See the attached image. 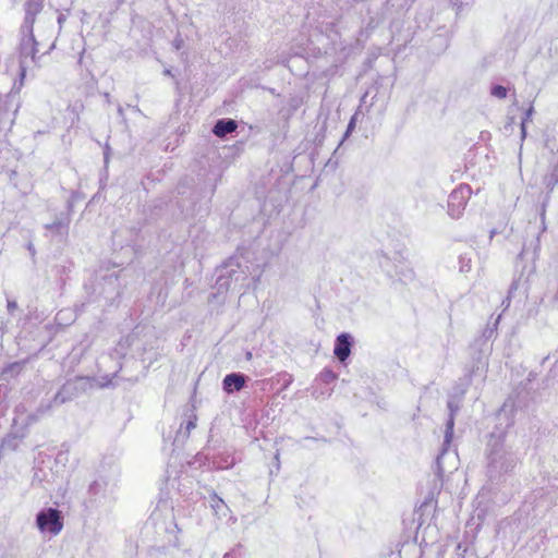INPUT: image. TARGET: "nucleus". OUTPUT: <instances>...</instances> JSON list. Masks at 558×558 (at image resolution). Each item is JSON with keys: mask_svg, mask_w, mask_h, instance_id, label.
<instances>
[{"mask_svg": "<svg viewBox=\"0 0 558 558\" xmlns=\"http://www.w3.org/2000/svg\"><path fill=\"white\" fill-rule=\"evenodd\" d=\"M486 475L492 484H500L512 476L521 462V454L508 432L498 425L489 435L485 449Z\"/></svg>", "mask_w": 558, "mask_h": 558, "instance_id": "1", "label": "nucleus"}, {"mask_svg": "<svg viewBox=\"0 0 558 558\" xmlns=\"http://www.w3.org/2000/svg\"><path fill=\"white\" fill-rule=\"evenodd\" d=\"M121 468L116 459L106 457L99 464L95 480L88 485L87 501L92 506H105L114 499Z\"/></svg>", "mask_w": 558, "mask_h": 558, "instance_id": "2", "label": "nucleus"}, {"mask_svg": "<svg viewBox=\"0 0 558 558\" xmlns=\"http://www.w3.org/2000/svg\"><path fill=\"white\" fill-rule=\"evenodd\" d=\"M461 404L462 401L448 397V417L445 424L444 441L435 461V474L438 478H441L444 473L448 471L447 464L450 469H457L458 454L456 451H450V447L453 439L456 415L460 411Z\"/></svg>", "mask_w": 558, "mask_h": 558, "instance_id": "3", "label": "nucleus"}, {"mask_svg": "<svg viewBox=\"0 0 558 558\" xmlns=\"http://www.w3.org/2000/svg\"><path fill=\"white\" fill-rule=\"evenodd\" d=\"M216 289L218 293H226L230 289L250 287L245 283L247 274L243 268L240 258L229 257L221 266L216 268Z\"/></svg>", "mask_w": 558, "mask_h": 558, "instance_id": "4", "label": "nucleus"}, {"mask_svg": "<svg viewBox=\"0 0 558 558\" xmlns=\"http://www.w3.org/2000/svg\"><path fill=\"white\" fill-rule=\"evenodd\" d=\"M95 377L76 376L62 385L53 397L57 404H63L71 401L94 388Z\"/></svg>", "mask_w": 558, "mask_h": 558, "instance_id": "5", "label": "nucleus"}, {"mask_svg": "<svg viewBox=\"0 0 558 558\" xmlns=\"http://www.w3.org/2000/svg\"><path fill=\"white\" fill-rule=\"evenodd\" d=\"M63 514L58 508L46 507L35 517V525L43 534L58 535L63 529Z\"/></svg>", "mask_w": 558, "mask_h": 558, "instance_id": "6", "label": "nucleus"}, {"mask_svg": "<svg viewBox=\"0 0 558 558\" xmlns=\"http://www.w3.org/2000/svg\"><path fill=\"white\" fill-rule=\"evenodd\" d=\"M485 366H486V360H485L484 355L481 352H478L476 354V356H473L472 365L470 367L469 366L465 367V369H464L465 373H464L463 377L460 378L459 383H457L453 386V388L450 391L448 397L459 400V401H463L464 396L468 391V388L470 387V385L472 383L473 375L478 371H483Z\"/></svg>", "mask_w": 558, "mask_h": 558, "instance_id": "7", "label": "nucleus"}, {"mask_svg": "<svg viewBox=\"0 0 558 558\" xmlns=\"http://www.w3.org/2000/svg\"><path fill=\"white\" fill-rule=\"evenodd\" d=\"M93 293L97 298H104L109 304H113L114 300L120 296V276L118 274H108L92 284Z\"/></svg>", "mask_w": 558, "mask_h": 558, "instance_id": "8", "label": "nucleus"}, {"mask_svg": "<svg viewBox=\"0 0 558 558\" xmlns=\"http://www.w3.org/2000/svg\"><path fill=\"white\" fill-rule=\"evenodd\" d=\"M471 195L472 190L469 184H460L456 187L449 195L448 214L454 219L460 218Z\"/></svg>", "mask_w": 558, "mask_h": 558, "instance_id": "9", "label": "nucleus"}, {"mask_svg": "<svg viewBox=\"0 0 558 558\" xmlns=\"http://www.w3.org/2000/svg\"><path fill=\"white\" fill-rule=\"evenodd\" d=\"M145 558H191V553L187 549L180 548L175 539L172 544L167 546L150 547Z\"/></svg>", "mask_w": 558, "mask_h": 558, "instance_id": "10", "label": "nucleus"}, {"mask_svg": "<svg viewBox=\"0 0 558 558\" xmlns=\"http://www.w3.org/2000/svg\"><path fill=\"white\" fill-rule=\"evenodd\" d=\"M248 381L250 377L246 374L233 372L223 377L221 386L227 395H232L246 388Z\"/></svg>", "mask_w": 558, "mask_h": 558, "instance_id": "11", "label": "nucleus"}, {"mask_svg": "<svg viewBox=\"0 0 558 558\" xmlns=\"http://www.w3.org/2000/svg\"><path fill=\"white\" fill-rule=\"evenodd\" d=\"M353 343V337L349 332H341L337 336L333 344V355L340 363L344 364L347 362L351 355Z\"/></svg>", "mask_w": 558, "mask_h": 558, "instance_id": "12", "label": "nucleus"}, {"mask_svg": "<svg viewBox=\"0 0 558 558\" xmlns=\"http://www.w3.org/2000/svg\"><path fill=\"white\" fill-rule=\"evenodd\" d=\"M144 330H147L144 336L145 337H154V331L150 328L136 326L133 331L125 338L124 342L135 350H142L143 353H146L148 351L146 343H144L141 339V335L144 332Z\"/></svg>", "mask_w": 558, "mask_h": 558, "instance_id": "13", "label": "nucleus"}, {"mask_svg": "<svg viewBox=\"0 0 558 558\" xmlns=\"http://www.w3.org/2000/svg\"><path fill=\"white\" fill-rule=\"evenodd\" d=\"M238 129V122L231 118H221L218 119L214 126H213V133L217 137H226L228 134H231L235 132Z\"/></svg>", "mask_w": 558, "mask_h": 558, "instance_id": "14", "label": "nucleus"}, {"mask_svg": "<svg viewBox=\"0 0 558 558\" xmlns=\"http://www.w3.org/2000/svg\"><path fill=\"white\" fill-rule=\"evenodd\" d=\"M21 43H20V52L24 57H32L35 58L36 53L38 52L37 46L38 43L35 38V35H21Z\"/></svg>", "mask_w": 558, "mask_h": 558, "instance_id": "15", "label": "nucleus"}, {"mask_svg": "<svg viewBox=\"0 0 558 558\" xmlns=\"http://www.w3.org/2000/svg\"><path fill=\"white\" fill-rule=\"evenodd\" d=\"M44 228L53 236H59L60 240L65 239L69 234L66 218L63 221L52 220L51 222L44 225Z\"/></svg>", "mask_w": 558, "mask_h": 558, "instance_id": "16", "label": "nucleus"}, {"mask_svg": "<svg viewBox=\"0 0 558 558\" xmlns=\"http://www.w3.org/2000/svg\"><path fill=\"white\" fill-rule=\"evenodd\" d=\"M24 366H25V361H16V362L7 364L0 371V379L9 380L11 378H14L23 371Z\"/></svg>", "mask_w": 558, "mask_h": 558, "instance_id": "17", "label": "nucleus"}, {"mask_svg": "<svg viewBox=\"0 0 558 558\" xmlns=\"http://www.w3.org/2000/svg\"><path fill=\"white\" fill-rule=\"evenodd\" d=\"M44 9V0H27L24 4L26 14L37 16Z\"/></svg>", "mask_w": 558, "mask_h": 558, "instance_id": "18", "label": "nucleus"}, {"mask_svg": "<svg viewBox=\"0 0 558 558\" xmlns=\"http://www.w3.org/2000/svg\"><path fill=\"white\" fill-rule=\"evenodd\" d=\"M72 211H73V203L71 199H69V201H66L65 209L56 214L53 220L54 221H63L66 218L68 229H70Z\"/></svg>", "mask_w": 558, "mask_h": 558, "instance_id": "19", "label": "nucleus"}, {"mask_svg": "<svg viewBox=\"0 0 558 558\" xmlns=\"http://www.w3.org/2000/svg\"><path fill=\"white\" fill-rule=\"evenodd\" d=\"M36 21V16H32L31 14H26L24 16V21L21 25V35H32L34 34V24Z\"/></svg>", "mask_w": 558, "mask_h": 558, "instance_id": "20", "label": "nucleus"}, {"mask_svg": "<svg viewBox=\"0 0 558 558\" xmlns=\"http://www.w3.org/2000/svg\"><path fill=\"white\" fill-rule=\"evenodd\" d=\"M117 377V373H113L111 375H104L99 378H95L94 387L98 388H107L112 385L113 378Z\"/></svg>", "mask_w": 558, "mask_h": 558, "instance_id": "21", "label": "nucleus"}, {"mask_svg": "<svg viewBox=\"0 0 558 558\" xmlns=\"http://www.w3.org/2000/svg\"><path fill=\"white\" fill-rule=\"evenodd\" d=\"M535 229V227H533ZM533 235H535V239L530 242V244L524 243L522 247L521 254H527L530 250H533L535 253L539 247V233H536L535 230H533Z\"/></svg>", "mask_w": 558, "mask_h": 558, "instance_id": "22", "label": "nucleus"}, {"mask_svg": "<svg viewBox=\"0 0 558 558\" xmlns=\"http://www.w3.org/2000/svg\"><path fill=\"white\" fill-rule=\"evenodd\" d=\"M210 502H211V508L215 510L216 513L225 514L223 510L228 509L225 501L217 494H214L211 496Z\"/></svg>", "mask_w": 558, "mask_h": 558, "instance_id": "23", "label": "nucleus"}, {"mask_svg": "<svg viewBox=\"0 0 558 558\" xmlns=\"http://www.w3.org/2000/svg\"><path fill=\"white\" fill-rule=\"evenodd\" d=\"M196 427V416H190L187 421L185 422L184 430H183V424H181V427L179 429V435H183V437H189L191 430Z\"/></svg>", "mask_w": 558, "mask_h": 558, "instance_id": "24", "label": "nucleus"}, {"mask_svg": "<svg viewBox=\"0 0 558 558\" xmlns=\"http://www.w3.org/2000/svg\"><path fill=\"white\" fill-rule=\"evenodd\" d=\"M519 280L520 279H513L510 287H509V290H508V295L507 298L502 301V306H505V310L508 308L510 306V302H511V298L513 295V293L518 290L519 288Z\"/></svg>", "mask_w": 558, "mask_h": 558, "instance_id": "25", "label": "nucleus"}, {"mask_svg": "<svg viewBox=\"0 0 558 558\" xmlns=\"http://www.w3.org/2000/svg\"><path fill=\"white\" fill-rule=\"evenodd\" d=\"M319 380L324 384H331L332 381H335L337 379V375L336 373H333L331 369L329 368H324L319 375Z\"/></svg>", "mask_w": 558, "mask_h": 558, "instance_id": "26", "label": "nucleus"}, {"mask_svg": "<svg viewBox=\"0 0 558 558\" xmlns=\"http://www.w3.org/2000/svg\"><path fill=\"white\" fill-rule=\"evenodd\" d=\"M472 268L471 257L466 254L459 256V270L460 272H469Z\"/></svg>", "mask_w": 558, "mask_h": 558, "instance_id": "27", "label": "nucleus"}, {"mask_svg": "<svg viewBox=\"0 0 558 558\" xmlns=\"http://www.w3.org/2000/svg\"><path fill=\"white\" fill-rule=\"evenodd\" d=\"M490 94H492V96H494L498 99H504L507 97L508 89H507V87H505L502 85L496 84V85L492 86Z\"/></svg>", "mask_w": 558, "mask_h": 558, "instance_id": "28", "label": "nucleus"}, {"mask_svg": "<svg viewBox=\"0 0 558 558\" xmlns=\"http://www.w3.org/2000/svg\"><path fill=\"white\" fill-rule=\"evenodd\" d=\"M57 404L53 399L52 400H43L38 408L36 409L37 413H39L41 416H44L46 413L50 412L52 409V404Z\"/></svg>", "mask_w": 558, "mask_h": 558, "instance_id": "29", "label": "nucleus"}, {"mask_svg": "<svg viewBox=\"0 0 558 558\" xmlns=\"http://www.w3.org/2000/svg\"><path fill=\"white\" fill-rule=\"evenodd\" d=\"M356 119H357L356 118V113L351 117V119H350V121H349V123L347 125V130H345V132H344V134L342 136V142L345 141L352 134V132L354 131L355 125H356Z\"/></svg>", "mask_w": 558, "mask_h": 558, "instance_id": "30", "label": "nucleus"}, {"mask_svg": "<svg viewBox=\"0 0 558 558\" xmlns=\"http://www.w3.org/2000/svg\"><path fill=\"white\" fill-rule=\"evenodd\" d=\"M558 183V165L553 169L551 173L546 178V184L553 189Z\"/></svg>", "mask_w": 558, "mask_h": 558, "instance_id": "31", "label": "nucleus"}, {"mask_svg": "<svg viewBox=\"0 0 558 558\" xmlns=\"http://www.w3.org/2000/svg\"><path fill=\"white\" fill-rule=\"evenodd\" d=\"M507 408H508V403L506 402L502 408L499 410L498 414H497V418L499 421H501L502 418H506L507 420V424H506V427H509L512 422H510L507 417Z\"/></svg>", "mask_w": 558, "mask_h": 558, "instance_id": "32", "label": "nucleus"}, {"mask_svg": "<svg viewBox=\"0 0 558 558\" xmlns=\"http://www.w3.org/2000/svg\"><path fill=\"white\" fill-rule=\"evenodd\" d=\"M172 46L177 51H179L183 48L184 40L180 34H177V36L174 37V39L172 41Z\"/></svg>", "mask_w": 558, "mask_h": 558, "instance_id": "33", "label": "nucleus"}, {"mask_svg": "<svg viewBox=\"0 0 558 558\" xmlns=\"http://www.w3.org/2000/svg\"><path fill=\"white\" fill-rule=\"evenodd\" d=\"M533 113H534V107H533V105H530V107L524 112L521 123L526 124L532 119Z\"/></svg>", "mask_w": 558, "mask_h": 558, "instance_id": "34", "label": "nucleus"}, {"mask_svg": "<svg viewBox=\"0 0 558 558\" xmlns=\"http://www.w3.org/2000/svg\"><path fill=\"white\" fill-rule=\"evenodd\" d=\"M40 417H43V416L39 413H37V411H35L27 415L26 424L27 425L34 424V423L38 422L40 420Z\"/></svg>", "mask_w": 558, "mask_h": 558, "instance_id": "35", "label": "nucleus"}, {"mask_svg": "<svg viewBox=\"0 0 558 558\" xmlns=\"http://www.w3.org/2000/svg\"><path fill=\"white\" fill-rule=\"evenodd\" d=\"M389 258L388 256H386L385 254L381 255V258L379 259V265L380 267L386 270L388 274H390V270L387 268V263H388Z\"/></svg>", "mask_w": 558, "mask_h": 558, "instance_id": "36", "label": "nucleus"}, {"mask_svg": "<svg viewBox=\"0 0 558 558\" xmlns=\"http://www.w3.org/2000/svg\"><path fill=\"white\" fill-rule=\"evenodd\" d=\"M7 308L10 314H13L14 311L17 308V303L14 300H8L7 302Z\"/></svg>", "mask_w": 558, "mask_h": 558, "instance_id": "37", "label": "nucleus"}, {"mask_svg": "<svg viewBox=\"0 0 558 558\" xmlns=\"http://www.w3.org/2000/svg\"><path fill=\"white\" fill-rule=\"evenodd\" d=\"M520 131H521V141H524V138L526 137V124L524 123H521L520 125Z\"/></svg>", "mask_w": 558, "mask_h": 558, "instance_id": "38", "label": "nucleus"}, {"mask_svg": "<svg viewBox=\"0 0 558 558\" xmlns=\"http://www.w3.org/2000/svg\"><path fill=\"white\" fill-rule=\"evenodd\" d=\"M27 250L29 251V253H31L33 256L35 255L36 250H35V246H34V244H33L32 242H29V243L27 244Z\"/></svg>", "mask_w": 558, "mask_h": 558, "instance_id": "39", "label": "nucleus"}, {"mask_svg": "<svg viewBox=\"0 0 558 558\" xmlns=\"http://www.w3.org/2000/svg\"><path fill=\"white\" fill-rule=\"evenodd\" d=\"M65 21V16L63 14L58 15V23L61 26V24Z\"/></svg>", "mask_w": 558, "mask_h": 558, "instance_id": "40", "label": "nucleus"}, {"mask_svg": "<svg viewBox=\"0 0 558 558\" xmlns=\"http://www.w3.org/2000/svg\"><path fill=\"white\" fill-rule=\"evenodd\" d=\"M118 113L120 117H124V111H123V108L121 106L118 107Z\"/></svg>", "mask_w": 558, "mask_h": 558, "instance_id": "41", "label": "nucleus"}, {"mask_svg": "<svg viewBox=\"0 0 558 558\" xmlns=\"http://www.w3.org/2000/svg\"><path fill=\"white\" fill-rule=\"evenodd\" d=\"M163 74H165V75H168V76H172V72H171V70H170V69H165V70H163Z\"/></svg>", "mask_w": 558, "mask_h": 558, "instance_id": "42", "label": "nucleus"}, {"mask_svg": "<svg viewBox=\"0 0 558 558\" xmlns=\"http://www.w3.org/2000/svg\"><path fill=\"white\" fill-rule=\"evenodd\" d=\"M20 75H21V82H22L23 78L25 77V69L24 68L21 69Z\"/></svg>", "mask_w": 558, "mask_h": 558, "instance_id": "43", "label": "nucleus"}, {"mask_svg": "<svg viewBox=\"0 0 558 558\" xmlns=\"http://www.w3.org/2000/svg\"><path fill=\"white\" fill-rule=\"evenodd\" d=\"M534 377H535L534 373H533V372H531V373L529 374V378H527V379L531 381V380H533V379H534Z\"/></svg>", "mask_w": 558, "mask_h": 558, "instance_id": "44", "label": "nucleus"}, {"mask_svg": "<svg viewBox=\"0 0 558 558\" xmlns=\"http://www.w3.org/2000/svg\"><path fill=\"white\" fill-rule=\"evenodd\" d=\"M499 319H500V315L496 318L495 323H494V328L497 327L498 323H499Z\"/></svg>", "mask_w": 558, "mask_h": 558, "instance_id": "45", "label": "nucleus"}, {"mask_svg": "<svg viewBox=\"0 0 558 558\" xmlns=\"http://www.w3.org/2000/svg\"><path fill=\"white\" fill-rule=\"evenodd\" d=\"M375 26L373 25V19L371 20V22L368 23L367 25V28H374Z\"/></svg>", "mask_w": 558, "mask_h": 558, "instance_id": "46", "label": "nucleus"}, {"mask_svg": "<svg viewBox=\"0 0 558 558\" xmlns=\"http://www.w3.org/2000/svg\"><path fill=\"white\" fill-rule=\"evenodd\" d=\"M246 359H247V360H251V359H252V352H250V351H247V352H246Z\"/></svg>", "mask_w": 558, "mask_h": 558, "instance_id": "47", "label": "nucleus"}, {"mask_svg": "<svg viewBox=\"0 0 558 558\" xmlns=\"http://www.w3.org/2000/svg\"><path fill=\"white\" fill-rule=\"evenodd\" d=\"M104 155H105V162H108L109 157H108L107 151H105V154H104Z\"/></svg>", "mask_w": 558, "mask_h": 558, "instance_id": "48", "label": "nucleus"}, {"mask_svg": "<svg viewBox=\"0 0 558 558\" xmlns=\"http://www.w3.org/2000/svg\"><path fill=\"white\" fill-rule=\"evenodd\" d=\"M549 359V356H545L543 360H542V364H544L547 360Z\"/></svg>", "mask_w": 558, "mask_h": 558, "instance_id": "49", "label": "nucleus"}, {"mask_svg": "<svg viewBox=\"0 0 558 558\" xmlns=\"http://www.w3.org/2000/svg\"><path fill=\"white\" fill-rule=\"evenodd\" d=\"M259 279V277H252V280L256 282Z\"/></svg>", "mask_w": 558, "mask_h": 558, "instance_id": "50", "label": "nucleus"}, {"mask_svg": "<svg viewBox=\"0 0 558 558\" xmlns=\"http://www.w3.org/2000/svg\"><path fill=\"white\" fill-rule=\"evenodd\" d=\"M231 556V553H227L223 558H229Z\"/></svg>", "mask_w": 558, "mask_h": 558, "instance_id": "51", "label": "nucleus"}, {"mask_svg": "<svg viewBox=\"0 0 558 558\" xmlns=\"http://www.w3.org/2000/svg\"><path fill=\"white\" fill-rule=\"evenodd\" d=\"M555 299H556V301L558 302V290H557V293H556Z\"/></svg>", "mask_w": 558, "mask_h": 558, "instance_id": "52", "label": "nucleus"}]
</instances>
